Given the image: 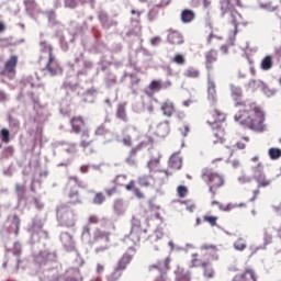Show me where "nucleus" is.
Masks as SVG:
<instances>
[{
	"instance_id": "1",
	"label": "nucleus",
	"mask_w": 281,
	"mask_h": 281,
	"mask_svg": "<svg viewBox=\"0 0 281 281\" xmlns=\"http://www.w3.org/2000/svg\"><path fill=\"white\" fill-rule=\"evenodd\" d=\"M231 95L235 100V106H243L235 114V122H239L241 126L262 133L265 131V112L256 102L245 103L243 100V89L238 86L231 85Z\"/></svg>"
},
{
	"instance_id": "2",
	"label": "nucleus",
	"mask_w": 281,
	"mask_h": 281,
	"mask_svg": "<svg viewBox=\"0 0 281 281\" xmlns=\"http://www.w3.org/2000/svg\"><path fill=\"white\" fill-rule=\"evenodd\" d=\"M57 222L60 227H76L78 221V212L69 204H60L56 209Z\"/></svg>"
},
{
	"instance_id": "3",
	"label": "nucleus",
	"mask_w": 281,
	"mask_h": 281,
	"mask_svg": "<svg viewBox=\"0 0 281 281\" xmlns=\"http://www.w3.org/2000/svg\"><path fill=\"white\" fill-rule=\"evenodd\" d=\"M201 250L204 251V256H206V262L202 267L203 276L204 278L212 279L215 274L212 262H216L218 260V247L212 244H203L201 246Z\"/></svg>"
},
{
	"instance_id": "4",
	"label": "nucleus",
	"mask_w": 281,
	"mask_h": 281,
	"mask_svg": "<svg viewBox=\"0 0 281 281\" xmlns=\"http://www.w3.org/2000/svg\"><path fill=\"white\" fill-rule=\"evenodd\" d=\"M201 178L209 186V191L216 196V190L225 186V177L210 168L202 169Z\"/></svg>"
},
{
	"instance_id": "5",
	"label": "nucleus",
	"mask_w": 281,
	"mask_h": 281,
	"mask_svg": "<svg viewBox=\"0 0 281 281\" xmlns=\"http://www.w3.org/2000/svg\"><path fill=\"white\" fill-rule=\"evenodd\" d=\"M82 240H87L89 245H99V243H109L111 240V231H102L95 228L91 237V228L85 227L81 234Z\"/></svg>"
},
{
	"instance_id": "6",
	"label": "nucleus",
	"mask_w": 281,
	"mask_h": 281,
	"mask_svg": "<svg viewBox=\"0 0 281 281\" xmlns=\"http://www.w3.org/2000/svg\"><path fill=\"white\" fill-rule=\"evenodd\" d=\"M40 45L43 52H47L48 54V61L45 66V70L48 71L49 76H58V74H63V68L54 56V47L45 41L41 42Z\"/></svg>"
},
{
	"instance_id": "7",
	"label": "nucleus",
	"mask_w": 281,
	"mask_h": 281,
	"mask_svg": "<svg viewBox=\"0 0 281 281\" xmlns=\"http://www.w3.org/2000/svg\"><path fill=\"white\" fill-rule=\"evenodd\" d=\"M71 181H74V183H76V186H80V180L78 179V177H70L69 178V182L67 183V188H68V194H67V199L68 202L66 203V205H80L82 204V196H80V192L78 191V189L76 187H74V184H71Z\"/></svg>"
},
{
	"instance_id": "8",
	"label": "nucleus",
	"mask_w": 281,
	"mask_h": 281,
	"mask_svg": "<svg viewBox=\"0 0 281 281\" xmlns=\"http://www.w3.org/2000/svg\"><path fill=\"white\" fill-rule=\"evenodd\" d=\"M147 232L148 231H146L145 228H142V221L133 218L130 238L135 245H137V243L142 240V238L146 237Z\"/></svg>"
},
{
	"instance_id": "9",
	"label": "nucleus",
	"mask_w": 281,
	"mask_h": 281,
	"mask_svg": "<svg viewBox=\"0 0 281 281\" xmlns=\"http://www.w3.org/2000/svg\"><path fill=\"white\" fill-rule=\"evenodd\" d=\"M254 179L257 183V189L252 191V198L250 199L251 202L258 199V194H260V189L269 188V186H271L272 183V180L267 178V175L265 173H256L254 175Z\"/></svg>"
},
{
	"instance_id": "10",
	"label": "nucleus",
	"mask_w": 281,
	"mask_h": 281,
	"mask_svg": "<svg viewBox=\"0 0 281 281\" xmlns=\"http://www.w3.org/2000/svg\"><path fill=\"white\" fill-rule=\"evenodd\" d=\"M137 250L135 247H130L127 251L117 260L115 268L121 271H126V268L133 262V258H135V254Z\"/></svg>"
},
{
	"instance_id": "11",
	"label": "nucleus",
	"mask_w": 281,
	"mask_h": 281,
	"mask_svg": "<svg viewBox=\"0 0 281 281\" xmlns=\"http://www.w3.org/2000/svg\"><path fill=\"white\" fill-rule=\"evenodd\" d=\"M16 65H19V56L12 55L5 63L1 71L2 76L14 78L16 76Z\"/></svg>"
},
{
	"instance_id": "12",
	"label": "nucleus",
	"mask_w": 281,
	"mask_h": 281,
	"mask_svg": "<svg viewBox=\"0 0 281 281\" xmlns=\"http://www.w3.org/2000/svg\"><path fill=\"white\" fill-rule=\"evenodd\" d=\"M226 119L227 116L225 115V113L220 110H213L209 113L206 122L207 125L211 126V128H214L216 126H221Z\"/></svg>"
},
{
	"instance_id": "13",
	"label": "nucleus",
	"mask_w": 281,
	"mask_h": 281,
	"mask_svg": "<svg viewBox=\"0 0 281 281\" xmlns=\"http://www.w3.org/2000/svg\"><path fill=\"white\" fill-rule=\"evenodd\" d=\"M145 146L146 143L140 142L136 146L132 147L128 151L127 157L125 158V164H127V166H137V153L145 148Z\"/></svg>"
},
{
	"instance_id": "14",
	"label": "nucleus",
	"mask_w": 281,
	"mask_h": 281,
	"mask_svg": "<svg viewBox=\"0 0 281 281\" xmlns=\"http://www.w3.org/2000/svg\"><path fill=\"white\" fill-rule=\"evenodd\" d=\"M70 126L75 135H80V133H85L83 128L87 126V121L81 115H76L70 119Z\"/></svg>"
},
{
	"instance_id": "15",
	"label": "nucleus",
	"mask_w": 281,
	"mask_h": 281,
	"mask_svg": "<svg viewBox=\"0 0 281 281\" xmlns=\"http://www.w3.org/2000/svg\"><path fill=\"white\" fill-rule=\"evenodd\" d=\"M172 87V81L167 80L162 82L161 80L154 79L148 85L149 91H153V93H159L162 89H170Z\"/></svg>"
},
{
	"instance_id": "16",
	"label": "nucleus",
	"mask_w": 281,
	"mask_h": 281,
	"mask_svg": "<svg viewBox=\"0 0 281 281\" xmlns=\"http://www.w3.org/2000/svg\"><path fill=\"white\" fill-rule=\"evenodd\" d=\"M160 111L165 117H172L177 111V105L170 99H167L161 103Z\"/></svg>"
},
{
	"instance_id": "17",
	"label": "nucleus",
	"mask_w": 281,
	"mask_h": 281,
	"mask_svg": "<svg viewBox=\"0 0 281 281\" xmlns=\"http://www.w3.org/2000/svg\"><path fill=\"white\" fill-rule=\"evenodd\" d=\"M167 41L170 45H183V34L177 30L170 29L168 31Z\"/></svg>"
},
{
	"instance_id": "18",
	"label": "nucleus",
	"mask_w": 281,
	"mask_h": 281,
	"mask_svg": "<svg viewBox=\"0 0 281 281\" xmlns=\"http://www.w3.org/2000/svg\"><path fill=\"white\" fill-rule=\"evenodd\" d=\"M60 243L67 251H74V249H76V241H74V236L67 232L61 233Z\"/></svg>"
},
{
	"instance_id": "19",
	"label": "nucleus",
	"mask_w": 281,
	"mask_h": 281,
	"mask_svg": "<svg viewBox=\"0 0 281 281\" xmlns=\"http://www.w3.org/2000/svg\"><path fill=\"white\" fill-rule=\"evenodd\" d=\"M155 135L157 137H168L170 135V121H162L156 126Z\"/></svg>"
},
{
	"instance_id": "20",
	"label": "nucleus",
	"mask_w": 281,
	"mask_h": 281,
	"mask_svg": "<svg viewBox=\"0 0 281 281\" xmlns=\"http://www.w3.org/2000/svg\"><path fill=\"white\" fill-rule=\"evenodd\" d=\"M168 166L169 168H171V170H181V168L183 167V158L181 157V154H173L169 158Z\"/></svg>"
},
{
	"instance_id": "21",
	"label": "nucleus",
	"mask_w": 281,
	"mask_h": 281,
	"mask_svg": "<svg viewBox=\"0 0 281 281\" xmlns=\"http://www.w3.org/2000/svg\"><path fill=\"white\" fill-rule=\"evenodd\" d=\"M207 100L211 104V106H215L218 102V93L216 92V83L214 82H209V88H207Z\"/></svg>"
},
{
	"instance_id": "22",
	"label": "nucleus",
	"mask_w": 281,
	"mask_h": 281,
	"mask_svg": "<svg viewBox=\"0 0 281 281\" xmlns=\"http://www.w3.org/2000/svg\"><path fill=\"white\" fill-rule=\"evenodd\" d=\"M211 205H218L222 212H232V210H236V207H247V204L245 202H241L239 204H233V203L222 204L216 200L212 201Z\"/></svg>"
},
{
	"instance_id": "23",
	"label": "nucleus",
	"mask_w": 281,
	"mask_h": 281,
	"mask_svg": "<svg viewBox=\"0 0 281 281\" xmlns=\"http://www.w3.org/2000/svg\"><path fill=\"white\" fill-rule=\"evenodd\" d=\"M212 132L214 144H223L225 142V128H223V125L212 127Z\"/></svg>"
},
{
	"instance_id": "24",
	"label": "nucleus",
	"mask_w": 281,
	"mask_h": 281,
	"mask_svg": "<svg viewBox=\"0 0 281 281\" xmlns=\"http://www.w3.org/2000/svg\"><path fill=\"white\" fill-rule=\"evenodd\" d=\"M232 281H257L254 270L246 269L243 273L236 274Z\"/></svg>"
},
{
	"instance_id": "25",
	"label": "nucleus",
	"mask_w": 281,
	"mask_h": 281,
	"mask_svg": "<svg viewBox=\"0 0 281 281\" xmlns=\"http://www.w3.org/2000/svg\"><path fill=\"white\" fill-rule=\"evenodd\" d=\"M218 60V53L214 49H211L206 52L205 54V63H206V69H214V63Z\"/></svg>"
},
{
	"instance_id": "26",
	"label": "nucleus",
	"mask_w": 281,
	"mask_h": 281,
	"mask_svg": "<svg viewBox=\"0 0 281 281\" xmlns=\"http://www.w3.org/2000/svg\"><path fill=\"white\" fill-rule=\"evenodd\" d=\"M136 182L135 180H131L126 186H125V190H127V192H133V194L136 196V199H145L146 195L144 194V192H142L140 188L135 187Z\"/></svg>"
},
{
	"instance_id": "27",
	"label": "nucleus",
	"mask_w": 281,
	"mask_h": 281,
	"mask_svg": "<svg viewBox=\"0 0 281 281\" xmlns=\"http://www.w3.org/2000/svg\"><path fill=\"white\" fill-rule=\"evenodd\" d=\"M89 137H91V133L89 132V130H85L81 133L80 136V144L79 146H81V148H83V150H87V148H89L91 146V144H93V140H89Z\"/></svg>"
},
{
	"instance_id": "28",
	"label": "nucleus",
	"mask_w": 281,
	"mask_h": 281,
	"mask_svg": "<svg viewBox=\"0 0 281 281\" xmlns=\"http://www.w3.org/2000/svg\"><path fill=\"white\" fill-rule=\"evenodd\" d=\"M190 280H192L190 271H187L186 269L178 267L176 270V281H190Z\"/></svg>"
},
{
	"instance_id": "29",
	"label": "nucleus",
	"mask_w": 281,
	"mask_h": 281,
	"mask_svg": "<svg viewBox=\"0 0 281 281\" xmlns=\"http://www.w3.org/2000/svg\"><path fill=\"white\" fill-rule=\"evenodd\" d=\"M180 19L182 23H192L196 19V13L190 9H184L181 12Z\"/></svg>"
},
{
	"instance_id": "30",
	"label": "nucleus",
	"mask_w": 281,
	"mask_h": 281,
	"mask_svg": "<svg viewBox=\"0 0 281 281\" xmlns=\"http://www.w3.org/2000/svg\"><path fill=\"white\" fill-rule=\"evenodd\" d=\"M120 179H123V181H126L127 177L124 175L117 176L115 180L112 182L113 186H111V188L104 189L106 196H113V194H117V184H115V182L120 181Z\"/></svg>"
},
{
	"instance_id": "31",
	"label": "nucleus",
	"mask_w": 281,
	"mask_h": 281,
	"mask_svg": "<svg viewBox=\"0 0 281 281\" xmlns=\"http://www.w3.org/2000/svg\"><path fill=\"white\" fill-rule=\"evenodd\" d=\"M184 78H192V79H196L200 78L201 76V70H199V68L194 67V66H190L188 67L184 72H183Z\"/></svg>"
},
{
	"instance_id": "32",
	"label": "nucleus",
	"mask_w": 281,
	"mask_h": 281,
	"mask_svg": "<svg viewBox=\"0 0 281 281\" xmlns=\"http://www.w3.org/2000/svg\"><path fill=\"white\" fill-rule=\"evenodd\" d=\"M122 276H124V272L119 268L114 267L112 272L106 276V281H120L122 279Z\"/></svg>"
},
{
	"instance_id": "33",
	"label": "nucleus",
	"mask_w": 281,
	"mask_h": 281,
	"mask_svg": "<svg viewBox=\"0 0 281 281\" xmlns=\"http://www.w3.org/2000/svg\"><path fill=\"white\" fill-rule=\"evenodd\" d=\"M207 262V256H205V259H202L201 257H199V254H193L191 256V267H201L203 268V266Z\"/></svg>"
},
{
	"instance_id": "34",
	"label": "nucleus",
	"mask_w": 281,
	"mask_h": 281,
	"mask_svg": "<svg viewBox=\"0 0 281 281\" xmlns=\"http://www.w3.org/2000/svg\"><path fill=\"white\" fill-rule=\"evenodd\" d=\"M116 117L122 120V122H128V116L126 115V104L121 103L117 105Z\"/></svg>"
},
{
	"instance_id": "35",
	"label": "nucleus",
	"mask_w": 281,
	"mask_h": 281,
	"mask_svg": "<svg viewBox=\"0 0 281 281\" xmlns=\"http://www.w3.org/2000/svg\"><path fill=\"white\" fill-rule=\"evenodd\" d=\"M99 19L101 21L102 27L104 30H109L110 27H113V25H117V22L109 20V15L102 13L99 15Z\"/></svg>"
},
{
	"instance_id": "36",
	"label": "nucleus",
	"mask_w": 281,
	"mask_h": 281,
	"mask_svg": "<svg viewBox=\"0 0 281 281\" xmlns=\"http://www.w3.org/2000/svg\"><path fill=\"white\" fill-rule=\"evenodd\" d=\"M273 67V56L267 55L261 60V69L263 71H269Z\"/></svg>"
},
{
	"instance_id": "37",
	"label": "nucleus",
	"mask_w": 281,
	"mask_h": 281,
	"mask_svg": "<svg viewBox=\"0 0 281 281\" xmlns=\"http://www.w3.org/2000/svg\"><path fill=\"white\" fill-rule=\"evenodd\" d=\"M153 182V176H140L137 179V183L138 186H140V188H150Z\"/></svg>"
},
{
	"instance_id": "38",
	"label": "nucleus",
	"mask_w": 281,
	"mask_h": 281,
	"mask_svg": "<svg viewBox=\"0 0 281 281\" xmlns=\"http://www.w3.org/2000/svg\"><path fill=\"white\" fill-rule=\"evenodd\" d=\"M13 256L18 257V266L16 269H19V266L21 265V254H23V249L21 248V244L19 241H15L12 248Z\"/></svg>"
},
{
	"instance_id": "39",
	"label": "nucleus",
	"mask_w": 281,
	"mask_h": 281,
	"mask_svg": "<svg viewBox=\"0 0 281 281\" xmlns=\"http://www.w3.org/2000/svg\"><path fill=\"white\" fill-rule=\"evenodd\" d=\"M234 249L236 251H245L247 249V241L244 238H238L234 243Z\"/></svg>"
},
{
	"instance_id": "40",
	"label": "nucleus",
	"mask_w": 281,
	"mask_h": 281,
	"mask_svg": "<svg viewBox=\"0 0 281 281\" xmlns=\"http://www.w3.org/2000/svg\"><path fill=\"white\" fill-rule=\"evenodd\" d=\"M106 201V196L102 192H97L92 199L94 205H102Z\"/></svg>"
},
{
	"instance_id": "41",
	"label": "nucleus",
	"mask_w": 281,
	"mask_h": 281,
	"mask_svg": "<svg viewBox=\"0 0 281 281\" xmlns=\"http://www.w3.org/2000/svg\"><path fill=\"white\" fill-rule=\"evenodd\" d=\"M268 155H269L270 159H272V160L280 159V157H281V149L280 148H276V147H271L268 150Z\"/></svg>"
},
{
	"instance_id": "42",
	"label": "nucleus",
	"mask_w": 281,
	"mask_h": 281,
	"mask_svg": "<svg viewBox=\"0 0 281 281\" xmlns=\"http://www.w3.org/2000/svg\"><path fill=\"white\" fill-rule=\"evenodd\" d=\"M203 221H204V223H209L211 225V227H216V223L218 221V216L204 215L203 216Z\"/></svg>"
},
{
	"instance_id": "43",
	"label": "nucleus",
	"mask_w": 281,
	"mask_h": 281,
	"mask_svg": "<svg viewBox=\"0 0 281 281\" xmlns=\"http://www.w3.org/2000/svg\"><path fill=\"white\" fill-rule=\"evenodd\" d=\"M11 225H13V227H15V231H14L15 236H19V229L21 227V218H19V215L12 216Z\"/></svg>"
},
{
	"instance_id": "44",
	"label": "nucleus",
	"mask_w": 281,
	"mask_h": 281,
	"mask_svg": "<svg viewBox=\"0 0 281 281\" xmlns=\"http://www.w3.org/2000/svg\"><path fill=\"white\" fill-rule=\"evenodd\" d=\"M161 162V156L159 155L158 157L151 158L147 166L150 170L157 168V166H159V164Z\"/></svg>"
},
{
	"instance_id": "45",
	"label": "nucleus",
	"mask_w": 281,
	"mask_h": 281,
	"mask_svg": "<svg viewBox=\"0 0 281 281\" xmlns=\"http://www.w3.org/2000/svg\"><path fill=\"white\" fill-rule=\"evenodd\" d=\"M172 63H175L176 65L183 66L186 65V56L181 54H176L175 57L172 58Z\"/></svg>"
},
{
	"instance_id": "46",
	"label": "nucleus",
	"mask_w": 281,
	"mask_h": 281,
	"mask_svg": "<svg viewBox=\"0 0 281 281\" xmlns=\"http://www.w3.org/2000/svg\"><path fill=\"white\" fill-rule=\"evenodd\" d=\"M177 194H178L179 199H186V196L188 195V187L179 186L177 188Z\"/></svg>"
},
{
	"instance_id": "47",
	"label": "nucleus",
	"mask_w": 281,
	"mask_h": 281,
	"mask_svg": "<svg viewBox=\"0 0 281 281\" xmlns=\"http://www.w3.org/2000/svg\"><path fill=\"white\" fill-rule=\"evenodd\" d=\"M123 146H126L127 148H131L133 146V137L131 135H125L122 138Z\"/></svg>"
},
{
	"instance_id": "48",
	"label": "nucleus",
	"mask_w": 281,
	"mask_h": 281,
	"mask_svg": "<svg viewBox=\"0 0 281 281\" xmlns=\"http://www.w3.org/2000/svg\"><path fill=\"white\" fill-rule=\"evenodd\" d=\"M182 137H188L190 135L191 126L188 123H184L182 127L179 128Z\"/></svg>"
},
{
	"instance_id": "49",
	"label": "nucleus",
	"mask_w": 281,
	"mask_h": 281,
	"mask_svg": "<svg viewBox=\"0 0 281 281\" xmlns=\"http://www.w3.org/2000/svg\"><path fill=\"white\" fill-rule=\"evenodd\" d=\"M1 136H2V142L4 144H9L10 143V131H8L7 128H2L1 130Z\"/></svg>"
},
{
	"instance_id": "50",
	"label": "nucleus",
	"mask_w": 281,
	"mask_h": 281,
	"mask_svg": "<svg viewBox=\"0 0 281 281\" xmlns=\"http://www.w3.org/2000/svg\"><path fill=\"white\" fill-rule=\"evenodd\" d=\"M221 8H222V11H223L224 14H225V12H228V10L232 9L229 0H222L221 1Z\"/></svg>"
},
{
	"instance_id": "51",
	"label": "nucleus",
	"mask_w": 281,
	"mask_h": 281,
	"mask_svg": "<svg viewBox=\"0 0 281 281\" xmlns=\"http://www.w3.org/2000/svg\"><path fill=\"white\" fill-rule=\"evenodd\" d=\"M65 8H70L71 10L78 8V0H65Z\"/></svg>"
},
{
	"instance_id": "52",
	"label": "nucleus",
	"mask_w": 281,
	"mask_h": 281,
	"mask_svg": "<svg viewBox=\"0 0 281 281\" xmlns=\"http://www.w3.org/2000/svg\"><path fill=\"white\" fill-rule=\"evenodd\" d=\"M66 153H68V155H76V153H78V145H76L75 143L70 144L66 149Z\"/></svg>"
},
{
	"instance_id": "53",
	"label": "nucleus",
	"mask_w": 281,
	"mask_h": 281,
	"mask_svg": "<svg viewBox=\"0 0 281 281\" xmlns=\"http://www.w3.org/2000/svg\"><path fill=\"white\" fill-rule=\"evenodd\" d=\"M262 170H265V165H262V162H259L257 166L254 167L255 175H265Z\"/></svg>"
},
{
	"instance_id": "54",
	"label": "nucleus",
	"mask_w": 281,
	"mask_h": 281,
	"mask_svg": "<svg viewBox=\"0 0 281 281\" xmlns=\"http://www.w3.org/2000/svg\"><path fill=\"white\" fill-rule=\"evenodd\" d=\"M263 240L266 245H271V240H273V236L269 232L263 233Z\"/></svg>"
},
{
	"instance_id": "55",
	"label": "nucleus",
	"mask_w": 281,
	"mask_h": 281,
	"mask_svg": "<svg viewBox=\"0 0 281 281\" xmlns=\"http://www.w3.org/2000/svg\"><path fill=\"white\" fill-rule=\"evenodd\" d=\"M114 211L116 214H124V210L122 209V202L117 201L114 203Z\"/></svg>"
},
{
	"instance_id": "56",
	"label": "nucleus",
	"mask_w": 281,
	"mask_h": 281,
	"mask_svg": "<svg viewBox=\"0 0 281 281\" xmlns=\"http://www.w3.org/2000/svg\"><path fill=\"white\" fill-rule=\"evenodd\" d=\"M9 124L13 128H19V126H21V123L19 122V120L13 119L12 116L9 117Z\"/></svg>"
},
{
	"instance_id": "57",
	"label": "nucleus",
	"mask_w": 281,
	"mask_h": 281,
	"mask_svg": "<svg viewBox=\"0 0 281 281\" xmlns=\"http://www.w3.org/2000/svg\"><path fill=\"white\" fill-rule=\"evenodd\" d=\"M238 183L240 186H245V183H249V181H251V178L247 177V176H240L238 179H237Z\"/></svg>"
},
{
	"instance_id": "58",
	"label": "nucleus",
	"mask_w": 281,
	"mask_h": 281,
	"mask_svg": "<svg viewBox=\"0 0 281 281\" xmlns=\"http://www.w3.org/2000/svg\"><path fill=\"white\" fill-rule=\"evenodd\" d=\"M105 128L104 125H100L99 127L95 128L94 135H104Z\"/></svg>"
},
{
	"instance_id": "59",
	"label": "nucleus",
	"mask_w": 281,
	"mask_h": 281,
	"mask_svg": "<svg viewBox=\"0 0 281 281\" xmlns=\"http://www.w3.org/2000/svg\"><path fill=\"white\" fill-rule=\"evenodd\" d=\"M148 205H149V212H155L159 210V206L155 205V202L153 200L148 201Z\"/></svg>"
},
{
	"instance_id": "60",
	"label": "nucleus",
	"mask_w": 281,
	"mask_h": 281,
	"mask_svg": "<svg viewBox=\"0 0 281 281\" xmlns=\"http://www.w3.org/2000/svg\"><path fill=\"white\" fill-rule=\"evenodd\" d=\"M15 192H18V194H23V192H25V186L16 184L15 186Z\"/></svg>"
},
{
	"instance_id": "61",
	"label": "nucleus",
	"mask_w": 281,
	"mask_h": 281,
	"mask_svg": "<svg viewBox=\"0 0 281 281\" xmlns=\"http://www.w3.org/2000/svg\"><path fill=\"white\" fill-rule=\"evenodd\" d=\"M150 43H151V45L157 46V45H159V43H161V37L155 36L150 40Z\"/></svg>"
},
{
	"instance_id": "62",
	"label": "nucleus",
	"mask_w": 281,
	"mask_h": 281,
	"mask_svg": "<svg viewBox=\"0 0 281 281\" xmlns=\"http://www.w3.org/2000/svg\"><path fill=\"white\" fill-rule=\"evenodd\" d=\"M89 223L97 225V223H100V218H98V216H95V215H91L89 217Z\"/></svg>"
},
{
	"instance_id": "63",
	"label": "nucleus",
	"mask_w": 281,
	"mask_h": 281,
	"mask_svg": "<svg viewBox=\"0 0 281 281\" xmlns=\"http://www.w3.org/2000/svg\"><path fill=\"white\" fill-rule=\"evenodd\" d=\"M80 172H82L83 175H87V172H89V166L82 165L80 167Z\"/></svg>"
},
{
	"instance_id": "64",
	"label": "nucleus",
	"mask_w": 281,
	"mask_h": 281,
	"mask_svg": "<svg viewBox=\"0 0 281 281\" xmlns=\"http://www.w3.org/2000/svg\"><path fill=\"white\" fill-rule=\"evenodd\" d=\"M34 203H35L37 210H43V203H41V201L38 199L35 198Z\"/></svg>"
}]
</instances>
